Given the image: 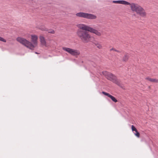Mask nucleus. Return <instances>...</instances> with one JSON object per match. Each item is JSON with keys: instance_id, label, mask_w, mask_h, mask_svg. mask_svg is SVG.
<instances>
[{"instance_id": "4", "label": "nucleus", "mask_w": 158, "mask_h": 158, "mask_svg": "<svg viewBox=\"0 0 158 158\" xmlns=\"http://www.w3.org/2000/svg\"><path fill=\"white\" fill-rule=\"evenodd\" d=\"M77 27L81 29L90 32L98 36H100L102 35V33L101 32L85 24H79L77 25Z\"/></svg>"}, {"instance_id": "17", "label": "nucleus", "mask_w": 158, "mask_h": 158, "mask_svg": "<svg viewBox=\"0 0 158 158\" xmlns=\"http://www.w3.org/2000/svg\"><path fill=\"white\" fill-rule=\"evenodd\" d=\"M0 41H2V42H6V40L4 39L3 38L0 37Z\"/></svg>"}, {"instance_id": "15", "label": "nucleus", "mask_w": 158, "mask_h": 158, "mask_svg": "<svg viewBox=\"0 0 158 158\" xmlns=\"http://www.w3.org/2000/svg\"><path fill=\"white\" fill-rule=\"evenodd\" d=\"M131 129L132 131H135L137 130L136 128L133 125H132L131 126Z\"/></svg>"}, {"instance_id": "16", "label": "nucleus", "mask_w": 158, "mask_h": 158, "mask_svg": "<svg viewBox=\"0 0 158 158\" xmlns=\"http://www.w3.org/2000/svg\"><path fill=\"white\" fill-rule=\"evenodd\" d=\"M39 29L42 31H47V28L44 27H40Z\"/></svg>"}, {"instance_id": "3", "label": "nucleus", "mask_w": 158, "mask_h": 158, "mask_svg": "<svg viewBox=\"0 0 158 158\" xmlns=\"http://www.w3.org/2000/svg\"><path fill=\"white\" fill-rule=\"evenodd\" d=\"M77 34L81 40L84 43H88L91 40L92 37L86 31L78 30Z\"/></svg>"}, {"instance_id": "9", "label": "nucleus", "mask_w": 158, "mask_h": 158, "mask_svg": "<svg viewBox=\"0 0 158 158\" xmlns=\"http://www.w3.org/2000/svg\"><path fill=\"white\" fill-rule=\"evenodd\" d=\"M102 93L104 95L107 96L109 97L112 100V101H113L114 102H117V100L115 98L114 96L109 94V93H107L104 91L102 92Z\"/></svg>"}, {"instance_id": "5", "label": "nucleus", "mask_w": 158, "mask_h": 158, "mask_svg": "<svg viewBox=\"0 0 158 158\" xmlns=\"http://www.w3.org/2000/svg\"><path fill=\"white\" fill-rule=\"evenodd\" d=\"M102 74L108 80H110L118 85L120 84V81L118 80L116 77L112 73L104 71L102 72Z\"/></svg>"}, {"instance_id": "10", "label": "nucleus", "mask_w": 158, "mask_h": 158, "mask_svg": "<svg viewBox=\"0 0 158 158\" xmlns=\"http://www.w3.org/2000/svg\"><path fill=\"white\" fill-rule=\"evenodd\" d=\"M113 2L115 3L120 4L126 5L127 2L124 0L114 1Z\"/></svg>"}, {"instance_id": "14", "label": "nucleus", "mask_w": 158, "mask_h": 158, "mask_svg": "<svg viewBox=\"0 0 158 158\" xmlns=\"http://www.w3.org/2000/svg\"><path fill=\"white\" fill-rule=\"evenodd\" d=\"M135 133H134L135 135L137 137L139 138L140 136V134L139 132H138L137 130L135 131Z\"/></svg>"}, {"instance_id": "8", "label": "nucleus", "mask_w": 158, "mask_h": 158, "mask_svg": "<svg viewBox=\"0 0 158 158\" xmlns=\"http://www.w3.org/2000/svg\"><path fill=\"white\" fill-rule=\"evenodd\" d=\"M39 39L40 44L41 46L45 47H48V46L44 36L43 35H40L39 36Z\"/></svg>"}, {"instance_id": "19", "label": "nucleus", "mask_w": 158, "mask_h": 158, "mask_svg": "<svg viewBox=\"0 0 158 158\" xmlns=\"http://www.w3.org/2000/svg\"><path fill=\"white\" fill-rule=\"evenodd\" d=\"M28 35L29 36H30V35L28 34Z\"/></svg>"}, {"instance_id": "18", "label": "nucleus", "mask_w": 158, "mask_h": 158, "mask_svg": "<svg viewBox=\"0 0 158 158\" xmlns=\"http://www.w3.org/2000/svg\"><path fill=\"white\" fill-rule=\"evenodd\" d=\"M48 32L50 33L54 34L55 32V31L52 29L48 30Z\"/></svg>"}, {"instance_id": "21", "label": "nucleus", "mask_w": 158, "mask_h": 158, "mask_svg": "<svg viewBox=\"0 0 158 158\" xmlns=\"http://www.w3.org/2000/svg\"><path fill=\"white\" fill-rule=\"evenodd\" d=\"M35 53L38 54V53L37 52H35Z\"/></svg>"}, {"instance_id": "20", "label": "nucleus", "mask_w": 158, "mask_h": 158, "mask_svg": "<svg viewBox=\"0 0 158 158\" xmlns=\"http://www.w3.org/2000/svg\"><path fill=\"white\" fill-rule=\"evenodd\" d=\"M113 50V49H112L110 50Z\"/></svg>"}, {"instance_id": "13", "label": "nucleus", "mask_w": 158, "mask_h": 158, "mask_svg": "<svg viewBox=\"0 0 158 158\" xmlns=\"http://www.w3.org/2000/svg\"><path fill=\"white\" fill-rule=\"evenodd\" d=\"M96 47L99 49H102V44L98 42H96L94 43Z\"/></svg>"}, {"instance_id": "12", "label": "nucleus", "mask_w": 158, "mask_h": 158, "mask_svg": "<svg viewBox=\"0 0 158 158\" xmlns=\"http://www.w3.org/2000/svg\"><path fill=\"white\" fill-rule=\"evenodd\" d=\"M129 58V55L128 54H125L122 58V60L123 61L126 62L127 61Z\"/></svg>"}, {"instance_id": "2", "label": "nucleus", "mask_w": 158, "mask_h": 158, "mask_svg": "<svg viewBox=\"0 0 158 158\" xmlns=\"http://www.w3.org/2000/svg\"><path fill=\"white\" fill-rule=\"evenodd\" d=\"M126 5H129L131 10L132 12H136L141 17L145 18L146 16L147 13L144 9L138 4L127 2Z\"/></svg>"}, {"instance_id": "11", "label": "nucleus", "mask_w": 158, "mask_h": 158, "mask_svg": "<svg viewBox=\"0 0 158 158\" xmlns=\"http://www.w3.org/2000/svg\"><path fill=\"white\" fill-rule=\"evenodd\" d=\"M146 80L153 82L158 83V79L155 78H152L149 77H146Z\"/></svg>"}, {"instance_id": "6", "label": "nucleus", "mask_w": 158, "mask_h": 158, "mask_svg": "<svg viewBox=\"0 0 158 158\" xmlns=\"http://www.w3.org/2000/svg\"><path fill=\"white\" fill-rule=\"evenodd\" d=\"M62 49L64 51L73 56H79L80 53L79 51L69 48L64 47L62 48Z\"/></svg>"}, {"instance_id": "7", "label": "nucleus", "mask_w": 158, "mask_h": 158, "mask_svg": "<svg viewBox=\"0 0 158 158\" xmlns=\"http://www.w3.org/2000/svg\"><path fill=\"white\" fill-rule=\"evenodd\" d=\"M76 15L79 17H83L90 19H94L96 18V16L90 14L80 12L76 14Z\"/></svg>"}, {"instance_id": "1", "label": "nucleus", "mask_w": 158, "mask_h": 158, "mask_svg": "<svg viewBox=\"0 0 158 158\" xmlns=\"http://www.w3.org/2000/svg\"><path fill=\"white\" fill-rule=\"evenodd\" d=\"M31 42L26 39L18 37L16 39V41L27 48L33 50L35 48L37 47L38 45V36L35 34H31L30 35Z\"/></svg>"}]
</instances>
